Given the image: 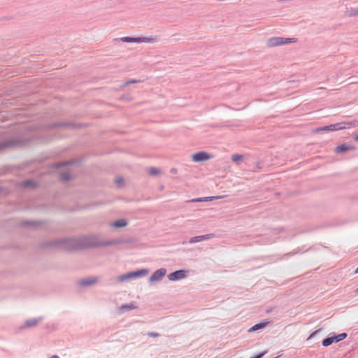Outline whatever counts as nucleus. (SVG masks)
<instances>
[{"instance_id": "nucleus-1", "label": "nucleus", "mask_w": 358, "mask_h": 358, "mask_svg": "<svg viewBox=\"0 0 358 358\" xmlns=\"http://www.w3.org/2000/svg\"><path fill=\"white\" fill-rule=\"evenodd\" d=\"M355 127V123L353 122H338L334 124H331L329 126H325L323 127H319L313 130V132L318 133L321 131H333L342 130L345 129H350Z\"/></svg>"}, {"instance_id": "nucleus-2", "label": "nucleus", "mask_w": 358, "mask_h": 358, "mask_svg": "<svg viewBox=\"0 0 358 358\" xmlns=\"http://www.w3.org/2000/svg\"><path fill=\"white\" fill-rule=\"evenodd\" d=\"M123 42L127 43H155L157 42V37H138V38H131V37H124L121 39Z\"/></svg>"}, {"instance_id": "nucleus-3", "label": "nucleus", "mask_w": 358, "mask_h": 358, "mask_svg": "<svg viewBox=\"0 0 358 358\" xmlns=\"http://www.w3.org/2000/svg\"><path fill=\"white\" fill-rule=\"evenodd\" d=\"M346 336H347V334L345 333H342L337 336H329L328 338H324L322 341V343L323 346H329L331 344H332L333 343H337V342H339V341L343 340L344 338H346Z\"/></svg>"}, {"instance_id": "nucleus-4", "label": "nucleus", "mask_w": 358, "mask_h": 358, "mask_svg": "<svg viewBox=\"0 0 358 358\" xmlns=\"http://www.w3.org/2000/svg\"><path fill=\"white\" fill-rule=\"evenodd\" d=\"M187 272V271H186L185 270H178V271H176L175 272L170 273L168 275V278L171 281L178 280L185 278L187 275H186Z\"/></svg>"}, {"instance_id": "nucleus-5", "label": "nucleus", "mask_w": 358, "mask_h": 358, "mask_svg": "<svg viewBox=\"0 0 358 358\" xmlns=\"http://www.w3.org/2000/svg\"><path fill=\"white\" fill-rule=\"evenodd\" d=\"M211 158V156L209 155L206 152H199L195 154H194L192 157V159L195 162H202V161H206Z\"/></svg>"}, {"instance_id": "nucleus-6", "label": "nucleus", "mask_w": 358, "mask_h": 358, "mask_svg": "<svg viewBox=\"0 0 358 358\" xmlns=\"http://www.w3.org/2000/svg\"><path fill=\"white\" fill-rule=\"evenodd\" d=\"M166 271L165 268H162L157 270L150 277V281L155 282L161 280L165 275Z\"/></svg>"}, {"instance_id": "nucleus-7", "label": "nucleus", "mask_w": 358, "mask_h": 358, "mask_svg": "<svg viewBox=\"0 0 358 358\" xmlns=\"http://www.w3.org/2000/svg\"><path fill=\"white\" fill-rule=\"evenodd\" d=\"M148 273V271L147 269H142L137 271H132L128 273L129 278H138L140 276L146 275Z\"/></svg>"}, {"instance_id": "nucleus-8", "label": "nucleus", "mask_w": 358, "mask_h": 358, "mask_svg": "<svg viewBox=\"0 0 358 358\" xmlns=\"http://www.w3.org/2000/svg\"><path fill=\"white\" fill-rule=\"evenodd\" d=\"M212 237H213V234H206V235H203V236H195V237L191 238L189 239V242L190 243H196V242H200V241H204L206 239H209V238H210Z\"/></svg>"}, {"instance_id": "nucleus-9", "label": "nucleus", "mask_w": 358, "mask_h": 358, "mask_svg": "<svg viewBox=\"0 0 358 358\" xmlns=\"http://www.w3.org/2000/svg\"><path fill=\"white\" fill-rule=\"evenodd\" d=\"M287 41H285V38L282 37H275L271 38L269 40V45L271 46L280 45L286 43Z\"/></svg>"}, {"instance_id": "nucleus-10", "label": "nucleus", "mask_w": 358, "mask_h": 358, "mask_svg": "<svg viewBox=\"0 0 358 358\" xmlns=\"http://www.w3.org/2000/svg\"><path fill=\"white\" fill-rule=\"evenodd\" d=\"M222 198H224V196H208V197L194 199H192L190 201L191 202L210 201H213L214 199H222Z\"/></svg>"}, {"instance_id": "nucleus-11", "label": "nucleus", "mask_w": 358, "mask_h": 358, "mask_svg": "<svg viewBox=\"0 0 358 358\" xmlns=\"http://www.w3.org/2000/svg\"><path fill=\"white\" fill-rule=\"evenodd\" d=\"M354 149H355L354 146L343 144V145H341L339 146H337L335 148L334 151H335L336 153H340V152H345V151H348V150H352Z\"/></svg>"}, {"instance_id": "nucleus-12", "label": "nucleus", "mask_w": 358, "mask_h": 358, "mask_svg": "<svg viewBox=\"0 0 358 358\" xmlns=\"http://www.w3.org/2000/svg\"><path fill=\"white\" fill-rule=\"evenodd\" d=\"M268 324V322H260L259 324H257L255 325H254L253 327H252L251 328L249 329L248 331L249 332H252V331H257V330H259V329H263L264 328L267 324Z\"/></svg>"}, {"instance_id": "nucleus-13", "label": "nucleus", "mask_w": 358, "mask_h": 358, "mask_svg": "<svg viewBox=\"0 0 358 358\" xmlns=\"http://www.w3.org/2000/svg\"><path fill=\"white\" fill-rule=\"evenodd\" d=\"M127 222L124 219L118 220L111 224V226L113 227H123L127 225Z\"/></svg>"}, {"instance_id": "nucleus-14", "label": "nucleus", "mask_w": 358, "mask_h": 358, "mask_svg": "<svg viewBox=\"0 0 358 358\" xmlns=\"http://www.w3.org/2000/svg\"><path fill=\"white\" fill-rule=\"evenodd\" d=\"M148 172L151 176H158L160 174V171L155 167L150 168Z\"/></svg>"}, {"instance_id": "nucleus-15", "label": "nucleus", "mask_w": 358, "mask_h": 358, "mask_svg": "<svg viewBox=\"0 0 358 358\" xmlns=\"http://www.w3.org/2000/svg\"><path fill=\"white\" fill-rule=\"evenodd\" d=\"M96 282L94 278H90V280L85 279L80 282L82 285H89Z\"/></svg>"}, {"instance_id": "nucleus-16", "label": "nucleus", "mask_w": 358, "mask_h": 358, "mask_svg": "<svg viewBox=\"0 0 358 358\" xmlns=\"http://www.w3.org/2000/svg\"><path fill=\"white\" fill-rule=\"evenodd\" d=\"M243 159V157L241 155L235 154L231 156V159L234 162H238L242 160Z\"/></svg>"}, {"instance_id": "nucleus-17", "label": "nucleus", "mask_w": 358, "mask_h": 358, "mask_svg": "<svg viewBox=\"0 0 358 358\" xmlns=\"http://www.w3.org/2000/svg\"><path fill=\"white\" fill-rule=\"evenodd\" d=\"M136 308V306H134V304H131V305H123L120 307V309L124 311V310L135 309Z\"/></svg>"}, {"instance_id": "nucleus-18", "label": "nucleus", "mask_w": 358, "mask_h": 358, "mask_svg": "<svg viewBox=\"0 0 358 358\" xmlns=\"http://www.w3.org/2000/svg\"><path fill=\"white\" fill-rule=\"evenodd\" d=\"M117 279H118L119 281H124V280H126L129 279V276H128V273H126L124 275H122L119 276L117 278Z\"/></svg>"}, {"instance_id": "nucleus-19", "label": "nucleus", "mask_w": 358, "mask_h": 358, "mask_svg": "<svg viewBox=\"0 0 358 358\" xmlns=\"http://www.w3.org/2000/svg\"><path fill=\"white\" fill-rule=\"evenodd\" d=\"M36 323H37L36 320H31V321H27L26 322V324L27 327H31V326L35 325Z\"/></svg>"}, {"instance_id": "nucleus-20", "label": "nucleus", "mask_w": 358, "mask_h": 358, "mask_svg": "<svg viewBox=\"0 0 358 358\" xmlns=\"http://www.w3.org/2000/svg\"><path fill=\"white\" fill-rule=\"evenodd\" d=\"M285 41H287L286 43H294V42H296V39L294 38H285Z\"/></svg>"}, {"instance_id": "nucleus-21", "label": "nucleus", "mask_w": 358, "mask_h": 358, "mask_svg": "<svg viewBox=\"0 0 358 358\" xmlns=\"http://www.w3.org/2000/svg\"><path fill=\"white\" fill-rule=\"evenodd\" d=\"M148 335L150 337H158L159 336V334L158 333H155V332H149L148 334Z\"/></svg>"}, {"instance_id": "nucleus-22", "label": "nucleus", "mask_w": 358, "mask_h": 358, "mask_svg": "<svg viewBox=\"0 0 358 358\" xmlns=\"http://www.w3.org/2000/svg\"><path fill=\"white\" fill-rule=\"evenodd\" d=\"M61 179L63 180H67L69 179V176L67 174H62L61 176Z\"/></svg>"}, {"instance_id": "nucleus-23", "label": "nucleus", "mask_w": 358, "mask_h": 358, "mask_svg": "<svg viewBox=\"0 0 358 358\" xmlns=\"http://www.w3.org/2000/svg\"><path fill=\"white\" fill-rule=\"evenodd\" d=\"M115 182L117 185H120L122 182V179H116Z\"/></svg>"}, {"instance_id": "nucleus-24", "label": "nucleus", "mask_w": 358, "mask_h": 358, "mask_svg": "<svg viewBox=\"0 0 358 358\" xmlns=\"http://www.w3.org/2000/svg\"><path fill=\"white\" fill-rule=\"evenodd\" d=\"M69 164V162H66V163H65V164H57V165H56V166H57V167H59V166H64V165H66V164Z\"/></svg>"}, {"instance_id": "nucleus-25", "label": "nucleus", "mask_w": 358, "mask_h": 358, "mask_svg": "<svg viewBox=\"0 0 358 358\" xmlns=\"http://www.w3.org/2000/svg\"><path fill=\"white\" fill-rule=\"evenodd\" d=\"M136 83V81L135 80H130V81L127 82V84H132V83Z\"/></svg>"}, {"instance_id": "nucleus-26", "label": "nucleus", "mask_w": 358, "mask_h": 358, "mask_svg": "<svg viewBox=\"0 0 358 358\" xmlns=\"http://www.w3.org/2000/svg\"><path fill=\"white\" fill-rule=\"evenodd\" d=\"M354 139L358 141V134L354 136Z\"/></svg>"}, {"instance_id": "nucleus-27", "label": "nucleus", "mask_w": 358, "mask_h": 358, "mask_svg": "<svg viewBox=\"0 0 358 358\" xmlns=\"http://www.w3.org/2000/svg\"><path fill=\"white\" fill-rule=\"evenodd\" d=\"M171 172L173 173H176L177 172V170L176 169H172L171 170Z\"/></svg>"}, {"instance_id": "nucleus-28", "label": "nucleus", "mask_w": 358, "mask_h": 358, "mask_svg": "<svg viewBox=\"0 0 358 358\" xmlns=\"http://www.w3.org/2000/svg\"><path fill=\"white\" fill-rule=\"evenodd\" d=\"M316 333H317V331H314L313 333H312V334L310 335V336H309V338H310L311 337H313V336Z\"/></svg>"}, {"instance_id": "nucleus-29", "label": "nucleus", "mask_w": 358, "mask_h": 358, "mask_svg": "<svg viewBox=\"0 0 358 358\" xmlns=\"http://www.w3.org/2000/svg\"><path fill=\"white\" fill-rule=\"evenodd\" d=\"M50 358H59V357L57 355H52Z\"/></svg>"}, {"instance_id": "nucleus-30", "label": "nucleus", "mask_w": 358, "mask_h": 358, "mask_svg": "<svg viewBox=\"0 0 358 358\" xmlns=\"http://www.w3.org/2000/svg\"><path fill=\"white\" fill-rule=\"evenodd\" d=\"M355 273H358V267L356 268L355 270Z\"/></svg>"}, {"instance_id": "nucleus-31", "label": "nucleus", "mask_w": 358, "mask_h": 358, "mask_svg": "<svg viewBox=\"0 0 358 358\" xmlns=\"http://www.w3.org/2000/svg\"><path fill=\"white\" fill-rule=\"evenodd\" d=\"M357 13H358V12H357Z\"/></svg>"}]
</instances>
